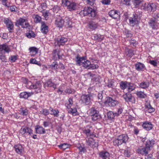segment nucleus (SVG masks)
<instances>
[{"label":"nucleus","mask_w":159,"mask_h":159,"mask_svg":"<svg viewBox=\"0 0 159 159\" xmlns=\"http://www.w3.org/2000/svg\"><path fill=\"white\" fill-rule=\"evenodd\" d=\"M80 14L81 15L88 16L92 18H96L97 16L96 11L92 8L89 7H84L83 10H81Z\"/></svg>","instance_id":"nucleus-1"},{"label":"nucleus","mask_w":159,"mask_h":159,"mask_svg":"<svg viewBox=\"0 0 159 159\" xmlns=\"http://www.w3.org/2000/svg\"><path fill=\"white\" fill-rule=\"evenodd\" d=\"M129 138L127 134H122L118 136L113 141V144L116 146H119L123 143H126L128 141Z\"/></svg>","instance_id":"nucleus-2"},{"label":"nucleus","mask_w":159,"mask_h":159,"mask_svg":"<svg viewBox=\"0 0 159 159\" xmlns=\"http://www.w3.org/2000/svg\"><path fill=\"white\" fill-rule=\"evenodd\" d=\"M62 5L66 6L67 9L70 11L75 10L78 8L77 4L68 0H62Z\"/></svg>","instance_id":"nucleus-3"},{"label":"nucleus","mask_w":159,"mask_h":159,"mask_svg":"<svg viewBox=\"0 0 159 159\" xmlns=\"http://www.w3.org/2000/svg\"><path fill=\"white\" fill-rule=\"evenodd\" d=\"M93 94L90 93L87 94H83L81 96L80 101L81 103L85 105H89L93 100Z\"/></svg>","instance_id":"nucleus-4"},{"label":"nucleus","mask_w":159,"mask_h":159,"mask_svg":"<svg viewBox=\"0 0 159 159\" xmlns=\"http://www.w3.org/2000/svg\"><path fill=\"white\" fill-rule=\"evenodd\" d=\"M157 6L155 3H145L142 5V8L143 9L148 11L154 12L157 10Z\"/></svg>","instance_id":"nucleus-5"},{"label":"nucleus","mask_w":159,"mask_h":159,"mask_svg":"<svg viewBox=\"0 0 159 159\" xmlns=\"http://www.w3.org/2000/svg\"><path fill=\"white\" fill-rule=\"evenodd\" d=\"M119 103L118 101L113 99L111 97H107L106 98L104 104L107 106L114 107L118 104Z\"/></svg>","instance_id":"nucleus-6"},{"label":"nucleus","mask_w":159,"mask_h":159,"mask_svg":"<svg viewBox=\"0 0 159 159\" xmlns=\"http://www.w3.org/2000/svg\"><path fill=\"white\" fill-rule=\"evenodd\" d=\"M16 25V26L21 25L22 28H27L30 26L27 20L22 18H20L17 20Z\"/></svg>","instance_id":"nucleus-7"},{"label":"nucleus","mask_w":159,"mask_h":159,"mask_svg":"<svg viewBox=\"0 0 159 159\" xmlns=\"http://www.w3.org/2000/svg\"><path fill=\"white\" fill-rule=\"evenodd\" d=\"M42 84L40 81H37L35 84H32L30 88L31 89H34L36 93H40L41 91V87Z\"/></svg>","instance_id":"nucleus-8"},{"label":"nucleus","mask_w":159,"mask_h":159,"mask_svg":"<svg viewBox=\"0 0 159 159\" xmlns=\"http://www.w3.org/2000/svg\"><path fill=\"white\" fill-rule=\"evenodd\" d=\"M65 18H64L59 16L57 17L55 22L56 26L59 28H61L64 25Z\"/></svg>","instance_id":"nucleus-9"},{"label":"nucleus","mask_w":159,"mask_h":159,"mask_svg":"<svg viewBox=\"0 0 159 159\" xmlns=\"http://www.w3.org/2000/svg\"><path fill=\"white\" fill-rule=\"evenodd\" d=\"M4 22L6 24L9 32H12L13 30L14 25L11 20L8 18H5L4 20Z\"/></svg>","instance_id":"nucleus-10"},{"label":"nucleus","mask_w":159,"mask_h":159,"mask_svg":"<svg viewBox=\"0 0 159 159\" xmlns=\"http://www.w3.org/2000/svg\"><path fill=\"white\" fill-rule=\"evenodd\" d=\"M123 97L125 101L127 102L134 103L135 101L134 98L129 93H127L123 95Z\"/></svg>","instance_id":"nucleus-11"},{"label":"nucleus","mask_w":159,"mask_h":159,"mask_svg":"<svg viewBox=\"0 0 159 159\" xmlns=\"http://www.w3.org/2000/svg\"><path fill=\"white\" fill-rule=\"evenodd\" d=\"M86 144L91 147L94 146V147H98V143L92 138H86Z\"/></svg>","instance_id":"nucleus-12"},{"label":"nucleus","mask_w":159,"mask_h":159,"mask_svg":"<svg viewBox=\"0 0 159 159\" xmlns=\"http://www.w3.org/2000/svg\"><path fill=\"white\" fill-rule=\"evenodd\" d=\"M130 25L134 26L137 24L138 22V17L137 15L134 14L132 17H130L129 19Z\"/></svg>","instance_id":"nucleus-13"},{"label":"nucleus","mask_w":159,"mask_h":159,"mask_svg":"<svg viewBox=\"0 0 159 159\" xmlns=\"http://www.w3.org/2000/svg\"><path fill=\"white\" fill-rule=\"evenodd\" d=\"M20 132L22 133L23 136H25L26 133L30 135L33 134L32 130L29 127L25 126L24 128L22 127L20 129Z\"/></svg>","instance_id":"nucleus-14"},{"label":"nucleus","mask_w":159,"mask_h":159,"mask_svg":"<svg viewBox=\"0 0 159 159\" xmlns=\"http://www.w3.org/2000/svg\"><path fill=\"white\" fill-rule=\"evenodd\" d=\"M149 150V148H146L145 147H140L137 149V152L143 155L146 156L148 154V152Z\"/></svg>","instance_id":"nucleus-15"},{"label":"nucleus","mask_w":159,"mask_h":159,"mask_svg":"<svg viewBox=\"0 0 159 159\" xmlns=\"http://www.w3.org/2000/svg\"><path fill=\"white\" fill-rule=\"evenodd\" d=\"M99 155L102 159H109L110 156L109 153L106 151H101L99 152Z\"/></svg>","instance_id":"nucleus-16"},{"label":"nucleus","mask_w":159,"mask_h":159,"mask_svg":"<svg viewBox=\"0 0 159 159\" xmlns=\"http://www.w3.org/2000/svg\"><path fill=\"white\" fill-rule=\"evenodd\" d=\"M14 148L16 152L19 154L21 155L24 151V148L20 144L16 145L14 146Z\"/></svg>","instance_id":"nucleus-17"},{"label":"nucleus","mask_w":159,"mask_h":159,"mask_svg":"<svg viewBox=\"0 0 159 159\" xmlns=\"http://www.w3.org/2000/svg\"><path fill=\"white\" fill-rule=\"evenodd\" d=\"M120 12L116 10H111L109 12V16L113 18L116 19L120 15Z\"/></svg>","instance_id":"nucleus-18"},{"label":"nucleus","mask_w":159,"mask_h":159,"mask_svg":"<svg viewBox=\"0 0 159 159\" xmlns=\"http://www.w3.org/2000/svg\"><path fill=\"white\" fill-rule=\"evenodd\" d=\"M135 68L138 71H143L145 69V66L142 63L137 62L135 64Z\"/></svg>","instance_id":"nucleus-19"},{"label":"nucleus","mask_w":159,"mask_h":159,"mask_svg":"<svg viewBox=\"0 0 159 159\" xmlns=\"http://www.w3.org/2000/svg\"><path fill=\"white\" fill-rule=\"evenodd\" d=\"M142 126L144 129L147 130H149L152 129L153 127L152 124L150 122L147 121L143 123L142 125Z\"/></svg>","instance_id":"nucleus-20"},{"label":"nucleus","mask_w":159,"mask_h":159,"mask_svg":"<svg viewBox=\"0 0 159 159\" xmlns=\"http://www.w3.org/2000/svg\"><path fill=\"white\" fill-rule=\"evenodd\" d=\"M88 28L92 30H95L98 26L97 23L93 21H91L89 23L88 25Z\"/></svg>","instance_id":"nucleus-21"},{"label":"nucleus","mask_w":159,"mask_h":159,"mask_svg":"<svg viewBox=\"0 0 159 159\" xmlns=\"http://www.w3.org/2000/svg\"><path fill=\"white\" fill-rule=\"evenodd\" d=\"M64 21V26L65 27L67 28L71 27L72 22L68 17H65Z\"/></svg>","instance_id":"nucleus-22"},{"label":"nucleus","mask_w":159,"mask_h":159,"mask_svg":"<svg viewBox=\"0 0 159 159\" xmlns=\"http://www.w3.org/2000/svg\"><path fill=\"white\" fill-rule=\"evenodd\" d=\"M149 24L151 27L153 29H156L157 26V20L153 19H151L149 22Z\"/></svg>","instance_id":"nucleus-23"},{"label":"nucleus","mask_w":159,"mask_h":159,"mask_svg":"<svg viewBox=\"0 0 159 159\" xmlns=\"http://www.w3.org/2000/svg\"><path fill=\"white\" fill-rule=\"evenodd\" d=\"M41 31L44 34H46L48 31V27L44 22H41Z\"/></svg>","instance_id":"nucleus-24"},{"label":"nucleus","mask_w":159,"mask_h":159,"mask_svg":"<svg viewBox=\"0 0 159 159\" xmlns=\"http://www.w3.org/2000/svg\"><path fill=\"white\" fill-rule=\"evenodd\" d=\"M36 133L39 134H43L45 133V129L42 126L37 125L35 127Z\"/></svg>","instance_id":"nucleus-25"},{"label":"nucleus","mask_w":159,"mask_h":159,"mask_svg":"<svg viewBox=\"0 0 159 159\" xmlns=\"http://www.w3.org/2000/svg\"><path fill=\"white\" fill-rule=\"evenodd\" d=\"M76 64L79 66L82 65V62H84V61L85 60L84 57H80L79 55H78L76 57Z\"/></svg>","instance_id":"nucleus-26"},{"label":"nucleus","mask_w":159,"mask_h":159,"mask_svg":"<svg viewBox=\"0 0 159 159\" xmlns=\"http://www.w3.org/2000/svg\"><path fill=\"white\" fill-rule=\"evenodd\" d=\"M49 110L51 112L50 114L51 115H53L54 117H58L59 116V112L58 110L57 109H53L52 107L49 108Z\"/></svg>","instance_id":"nucleus-27"},{"label":"nucleus","mask_w":159,"mask_h":159,"mask_svg":"<svg viewBox=\"0 0 159 159\" xmlns=\"http://www.w3.org/2000/svg\"><path fill=\"white\" fill-rule=\"evenodd\" d=\"M33 94V93H27L25 92L21 93L20 95V98L27 99L30 96Z\"/></svg>","instance_id":"nucleus-28"},{"label":"nucleus","mask_w":159,"mask_h":159,"mask_svg":"<svg viewBox=\"0 0 159 159\" xmlns=\"http://www.w3.org/2000/svg\"><path fill=\"white\" fill-rule=\"evenodd\" d=\"M46 87H52L54 89H56L55 87L53 86V84L51 79L47 80L46 82L44 83V87L46 88Z\"/></svg>","instance_id":"nucleus-29"},{"label":"nucleus","mask_w":159,"mask_h":159,"mask_svg":"<svg viewBox=\"0 0 159 159\" xmlns=\"http://www.w3.org/2000/svg\"><path fill=\"white\" fill-rule=\"evenodd\" d=\"M0 49L1 51H4L5 52L9 53L10 49L8 45L6 44H3L0 46Z\"/></svg>","instance_id":"nucleus-30"},{"label":"nucleus","mask_w":159,"mask_h":159,"mask_svg":"<svg viewBox=\"0 0 159 159\" xmlns=\"http://www.w3.org/2000/svg\"><path fill=\"white\" fill-rule=\"evenodd\" d=\"M99 111L97 107H92L90 109V114L91 116L97 113H99Z\"/></svg>","instance_id":"nucleus-31"},{"label":"nucleus","mask_w":159,"mask_h":159,"mask_svg":"<svg viewBox=\"0 0 159 159\" xmlns=\"http://www.w3.org/2000/svg\"><path fill=\"white\" fill-rule=\"evenodd\" d=\"M149 85V82L148 81H143L140 84V87L143 89H145L148 88Z\"/></svg>","instance_id":"nucleus-32"},{"label":"nucleus","mask_w":159,"mask_h":159,"mask_svg":"<svg viewBox=\"0 0 159 159\" xmlns=\"http://www.w3.org/2000/svg\"><path fill=\"white\" fill-rule=\"evenodd\" d=\"M125 52L127 53V56L129 57H131L134 54V50L128 48H125Z\"/></svg>","instance_id":"nucleus-33"},{"label":"nucleus","mask_w":159,"mask_h":159,"mask_svg":"<svg viewBox=\"0 0 159 159\" xmlns=\"http://www.w3.org/2000/svg\"><path fill=\"white\" fill-rule=\"evenodd\" d=\"M115 115V113L112 111H109L107 113V116L108 119L111 120L112 119H114Z\"/></svg>","instance_id":"nucleus-34"},{"label":"nucleus","mask_w":159,"mask_h":159,"mask_svg":"<svg viewBox=\"0 0 159 159\" xmlns=\"http://www.w3.org/2000/svg\"><path fill=\"white\" fill-rule=\"evenodd\" d=\"M128 82L127 81H122L120 83V87L122 89H125L128 86Z\"/></svg>","instance_id":"nucleus-35"},{"label":"nucleus","mask_w":159,"mask_h":159,"mask_svg":"<svg viewBox=\"0 0 159 159\" xmlns=\"http://www.w3.org/2000/svg\"><path fill=\"white\" fill-rule=\"evenodd\" d=\"M34 22L36 23H39L41 20V17L38 15H34L33 16Z\"/></svg>","instance_id":"nucleus-36"},{"label":"nucleus","mask_w":159,"mask_h":159,"mask_svg":"<svg viewBox=\"0 0 159 159\" xmlns=\"http://www.w3.org/2000/svg\"><path fill=\"white\" fill-rule=\"evenodd\" d=\"M47 5L46 3H42L38 7V10L40 12L45 11L47 8Z\"/></svg>","instance_id":"nucleus-37"},{"label":"nucleus","mask_w":159,"mask_h":159,"mask_svg":"<svg viewBox=\"0 0 159 159\" xmlns=\"http://www.w3.org/2000/svg\"><path fill=\"white\" fill-rule=\"evenodd\" d=\"M137 95L139 98H144L147 97L146 95L145 94L144 92L142 91H138L136 93Z\"/></svg>","instance_id":"nucleus-38"},{"label":"nucleus","mask_w":159,"mask_h":159,"mask_svg":"<svg viewBox=\"0 0 159 159\" xmlns=\"http://www.w3.org/2000/svg\"><path fill=\"white\" fill-rule=\"evenodd\" d=\"M146 110H147L148 112L150 113L154 112L155 110V108L152 107L150 104L146 106Z\"/></svg>","instance_id":"nucleus-39"},{"label":"nucleus","mask_w":159,"mask_h":159,"mask_svg":"<svg viewBox=\"0 0 159 159\" xmlns=\"http://www.w3.org/2000/svg\"><path fill=\"white\" fill-rule=\"evenodd\" d=\"M51 80L52 81V82L53 84V86L55 87L56 89L57 88V86L59 84V83L58 82V81L59 80L58 79L57 77H55L53 79H51Z\"/></svg>","instance_id":"nucleus-40"},{"label":"nucleus","mask_w":159,"mask_h":159,"mask_svg":"<svg viewBox=\"0 0 159 159\" xmlns=\"http://www.w3.org/2000/svg\"><path fill=\"white\" fill-rule=\"evenodd\" d=\"M19 111H20V114L23 116H26L28 114V110L26 109H24L21 108L20 109Z\"/></svg>","instance_id":"nucleus-41"},{"label":"nucleus","mask_w":159,"mask_h":159,"mask_svg":"<svg viewBox=\"0 0 159 159\" xmlns=\"http://www.w3.org/2000/svg\"><path fill=\"white\" fill-rule=\"evenodd\" d=\"M128 89L129 91H132L135 88V85L134 84L130 82H128Z\"/></svg>","instance_id":"nucleus-42"},{"label":"nucleus","mask_w":159,"mask_h":159,"mask_svg":"<svg viewBox=\"0 0 159 159\" xmlns=\"http://www.w3.org/2000/svg\"><path fill=\"white\" fill-rule=\"evenodd\" d=\"M92 119L93 121H96L98 119H100L101 118V116L100 115L99 113H97L96 114L93 115L91 116Z\"/></svg>","instance_id":"nucleus-43"},{"label":"nucleus","mask_w":159,"mask_h":159,"mask_svg":"<svg viewBox=\"0 0 159 159\" xmlns=\"http://www.w3.org/2000/svg\"><path fill=\"white\" fill-rule=\"evenodd\" d=\"M35 34L34 33L31 31H30L28 33H26V36L29 39H31L32 38H34L35 37Z\"/></svg>","instance_id":"nucleus-44"},{"label":"nucleus","mask_w":159,"mask_h":159,"mask_svg":"<svg viewBox=\"0 0 159 159\" xmlns=\"http://www.w3.org/2000/svg\"><path fill=\"white\" fill-rule=\"evenodd\" d=\"M64 40H56L55 42V45L56 46H60L61 45H63L64 43L67 41L65 40L63 41Z\"/></svg>","instance_id":"nucleus-45"},{"label":"nucleus","mask_w":159,"mask_h":159,"mask_svg":"<svg viewBox=\"0 0 159 159\" xmlns=\"http://www.w3.org/2000/svg\"><path fill=\"white\" fill-rule=\"evenodd\" d=\"M90 61L88 60H86V61L84 60V62H82V65L85 68H88L89 65H90Z\"/></svg>","instance_id":"nucleus-46"},{"label":"nucleus","mask_w":159,"mask_h":159,"mask_svg":"<svg viewBox=\"0 0 159 159\" xmlns=\"http://www.w3.org/2000/svg\"><path fill=\"white\" fill-rule=\"evenodd\" d=\"M68 110V112L72 114V115H76L77 112V110L76 108H69Z\"/></svg>","instance_id":"nucleus-47"},{"label":"nucleus","mask_w":159,"mask_h":159,"mask_svg":"<svg viewBox=\"0 0 159 159\" xmlns=\"http://www.w3.org/2000/svg\"><path fill=\"white\" fill-rule=\"evenodd\" d=\"M83 133L85 134L87 136H91L92 133H91V130L89 129H85L83 130Z\"/></svg>","instance_id":"nucleus-48"},{"label":"nucleus","mask_w":159,"mask_h":159,"mask_svg":"<svg viewBox=\"0 0 159 159\" xmlns=\"http://www.w3.org/2000/svg\"><path fill=\"white\" fill-rule=\"evenodd\" d=\"M29 50L30 52L34 53L35 54H36L38 51V49L35 47H30L29 48Z\"/></svg>","instance_id":"nucleus-49"},{"label":"nucleus","mask_w":159,"mask_h":159,"mask_svg":"<svg viewBox=\"0 0 159 159\" xmlns=\"http://www.w3.org/2000/svg\"><path fill=\"white\" fill-rule=\"evenodd\" d=\"M68 103L65 104V106L67 107V108H70V106L72 105L73 104L72 98H69L68 100Z\"/></svg>","instance_id":"nucleus-50"},{"label":"nucleus","mask_w":159,"mask_h":159,"mask_svg":"<svg viewBox=\"0 0 159 159\" xmlns=\"http://www.w3.org/2000/svg\"><path fill=\"white\" fill-rule=\"evenodd\" d=\"M100 37L101 36L100 35H98L97 34H94L92 36V39L93 40H98V39L102 40V38H101Z\"/></svg>","instance_id":"nucleus-51"},{"label":"nucleus","mask_w":159,"mask_h":159,"mask_svg":"<svg viewBox=\"0 0 159 159\" xmlns=\"http://www.w3.org/2000/svg\"><path fill=\"white\" fill-rule=\"evenodd\" d=\"M41 12L42 13L43 16H44L45 19H47L50 14L49 11L45 10Z\"/></svg>","instance_id":"nucleus-52"},{"label":"nucleus","mask_w":159,"mask_h":159,"mask_svg":"<svg viewBox=\"0 0 159 159\" xmlns=\"http://www.w3.org/2000/svg\"><path fill=\"white\" fill-rule=\"evenodd\" d=\"M17 59V55L11 56L9 58V60L12 62H15V61Z\"/></svg>","instance_id":"nucleus-53"},{"label":"nucleus","mask_w":159,"mask_h":159,"mask_svg":"<svg viewBox=\"0 0 159 159\" xmlns=\"http://www.w3.org/2000/svg\"><path fill=\"white\" fill-rule=\"evenodd\" d=\"M98 66L97 64L92 65L90 64V65H89L88 69L91 70L97 69L98 68Z\"/></svg>","instance_id":"nucleus-54"},{"label":"nucleus","mask_w":159,"mask_h":159,"mask_svg":"<svg viewBox=\"0 0 159 159\" xmlns=\"http://www.w3.org/2000/svg\"><path fill=\"white\" fill-rule=\"evenodd\" d=\"M30 63L32 64L38 65L40 66L41 64L38 61L36 60L34 58H31L30 59Z\"/></svg>","instance_id":"nucleus-55"},{"label":"nucleus","mask_w":159,"mask_h":159,"mask_svg":"<svg viewBox=\"0 0 159 159\" xmlns=\"http://www.w3.org/2000/svg\"><path fill=\"white\" fill-rule=\"evenodd\" d=\"M114 82L113 80H109L108 81L107 86L109 88H113L114 86Z\"/></svg>","instance_id":"nucleus-56"},{"label":"nucleus","mask_w":159,"mask_h":159,"mask_svg":"<svg viewBox=\"0 0 159 159\" xmlns=\"http://www.w3.org/2000/svg\"><path fill=\"white\" fill-rule=\"evenodd\" d=\"M129 149V148H127L125 150L124 153V155L127 157H129L130 156V152Z\"/></svg>","instance_id":"nucleus-57"},{"label":"nucleus","mask_w":159,"mask_h":159,"mask_svg":"<svg viewBox=\"0 0 159 159\" xmlns=\"http://www.w3.org/2000/svg\"><path fill=\"white\" fill-rule=\"evenodd\" d=\"M60 9V7L57 5H55L52 8L53 11L57 13Z\"/></svg>","instance_id":"nucleus-58"},{"label":"nucleus","mask_w":159,"mask_h":159,"mask_svg":"<svg viewBox=\"0 0 159 159\" xmlns=\"http://www.w3.org/2000/svg\"><path fill=\"white\" fill-rule=\"evenodd\" d=\"M95 0H86L85 1L88 4L91 6H93L94 5Z\"/></svg>","instance_id":"nucleus-59"},{"label":"nucleus","mask_w":159,"mask_h":159,"mask_svg":"<svg viewBox=\"0 0 159 159\" xmlns=\"http://www.w3.org/2000/svg\"><path fill=\"white\" fill-rule=\"evenodd\" d=\"M58 65L56 63H53L50 66L51 68L53 70H56L58 68Z\"/></svg>","instance_id":"nucleus-60"},{"label":"nucleus","mask_w":159,"mask_h":159,"mask_svg":"<svg viewBox=\"0 0 159 159\" xmlns=\"http://www.w3.org/2000/svg\"><path fill=\"white\" fill-rule=\"evenodd\" d=\"M59 147L65 150L68 147V145L66 143H63L59 146Z\"/></svg>","instance_id":"nucleus-61"},{"label":"nucleus","mask_w":159,"mask_h":159,"mask_svg":"<svg viewBox=\"0 0 159 159\" xmlns=\"http://www.w3.org/2000/svg\"><path fill=\"white\" fill-rule=\"evenodd\" d=\"M0 59L2 61L6 62L5 56L3 55L2 53H0Z\"/></svg>","instance_id":"nucleus-62"},{"label":"nucleus","mask_w":159,"mask_h":159,"mask_svg":"<svg viewBox=\"0 0 159 159\" xmlns=\"http://www.w3.org/2000/svg\"><path fill=\"white\" fill-rule=\"evenodd\" d=\"M122 111L123 110L122 108H119L118 109L117 111L115 113V115L116 116H118L122 113Z\"/></svg>","instance_id":"nucleus-63"},{"label":"nucleus","mask_w":159,"mask_h":159,"mask_svg":"<svg viewBox=\"0 0 159 159\" xmlns=\"http://www.w3.org/2000/svg\"><path fill=\"white\" fill-rule=\"evenodd\" d=\"M132 2L135 5V7H137L138 6L140 3L141 1L140 0H133Z\"/></svg>","instance_id":"nucleus-64"}]
</instances>
